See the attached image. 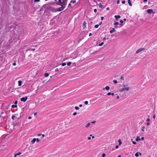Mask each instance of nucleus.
I'll use <instances>...</instances> for the list:
<instances>
[{"instance_id":"1","label":"nucleus","mask_w":157,"mask_h":157,"mask_svg":"<svg viewBox=\"0 0 157 157\" xmlns=\"http://www.w3.org/2000/svg\"><path fill=\"white\" fill-rule=\"evenodd\" d=\"M46 9H47V10L51 11H52L54 12H56V9L50 6H46Z\"/></svg>"},{"instance_id":"2","label":"nucleus","mask_w":157,"mask_h":157,"mask_svg":"<svg viewBox=\"0 0 157 157\" xmlns=\"http://www.w3.org/2000/svg\"><path fill=\"white\" fill-rule=\"evenodd\" d=\"M65 6H62L61 7L56 9V12L57 11H61L63 10L65 8Z\"/></svg>"},{"instance_id":"3","label":"nucleus","mask_w":157,"mask_h":157,"mask_svg":"<svg viewBox=\"0 0 157 157\" xmlns=\"http://www.w3.org/2000/svg\"><path fill=\"white\" fill-rule=\"evenodd\" d=\"M56 4L58 5L62 4V6H63V2L62 0H58L57 3H56Z\"/></svg>"},{"instance_id":"4","label":"nucleus","mask_w":157,"mask_h":157,"mask_svg":"<svg viewBox=\"0 0 157 157\" xmlns=\"http://www.w3.org/2000/svg\"><path fill=\"white\" fill-rule=\"evenodd\" d=\"M145 50V49L144 48H140L136 51V53L137 54L138 53L141 52L143 51L144 50Z\"/></svg>"},{"instance_id":"5","label":"nucleus","mask_w":157,"mask_h":157,"mask_svg":"<svg viewBox=\"0 0 157 157\" xmlns=\"http://www.w3.org/2000/svg\"><path fill=\"white\" fill-rule=\"evenodd\" d=\"M129 90V88L128 87H124L122 88L120 90V92H122L125 90L128 91Z\"/></svg>"},{"instance_id":"6","label":"nucleus","mask_w":157,"mask_h":157,"mask_svg":"<svg viewBox=\"0 0 157 157\" xmlns=\"http://www.w3.org/2000/svg\"><path fill=\"white\" fill-rule=\"evenodd\" d=\"M27 99H28V97L27 96H26L25 97L22 98L21 99V100L22 101L25 102L27 101Z\"/></svg>"},{"instance_id":"7","label":"nucleus","mask_w":157,"mask_h":157,"mask_svg":"<svg viewBox=\"0 0 157 157\" xmlns=\"http://www.w3.org/2000/svg\"><path fill=\"white\" fill-rule=\"evenodd\" d=\"M147 12L149 14L154 13V12L153 11V10L151 9H149L147 10Z\"/></svg>"},{"instance_id":"8","label":"nucleus","mask_w":157,"mask_h":157,"mask_svg":"<svg viewBox=\"0 0 157 157\" xmlns=\"http://www.w3.org/2000/svg\"><path fill=\"white\" fill-rule=\"evenodd\" d=\"M86 24L87 23L86 21H84L82 25V26L84 29L86 28Z\"/></svg>"},{"instance_id":"9","label":"nucleus","mask_w":157,"mask_h":157,"mask_svg":"<svg viewBox=\"0 0 157 157\" xmlns=\"http://www.w3.org/2000/svg\"><path fill=\"white\" fill-rule=\"evenodd\" d=\"M62 1L63 3V6H65L67 4V0H62Z\"/></svg>"},{"instance_id":"10","label":"nucleus","mask_w":157,"mask_h":157,"mask_svg":"<svg viewBox=\"0 0 157 157\" xmlns=\"http://www.w3.org/2000/svg\"><path fill=\"white\" fill-rule=\"evenodd\" d=\"M115 18L116 20H117V19L120 18L121 17V16L119 15H115Z\"/></svg>"},{"instance_id":"11","label":"nucleus","mask_w":157,"mask_h":157,"mask_svg":"<svg viewBox=\"0 0 157 157\" xmlns=\"http://www.w3.org/2000/svg\"><path fill=\"white\" fill-rule=\"evenodd\" d=\"M115 31V29L114 28H113L112 29V30H111L110 31V33H113Z\"/></svg>"},{"instance_id":"12","label":"nucleus","mask_w":157,"mask_h":157,"mask_svg":"<svg viewBox=\"0 0 157 157\" xmlns=\"http://www.w3.org/2000/svg\"><path fill=\"white\" fill-rule=\"evenodd\" d=\"M128 2L130 6H132V4L131 3V0H128Z\"/></svg>"},{"instance_id":"13","label":"nucleus","mask_w":157,"mask_h":157,"mask_svg":"<svg viewBox=\"0 0 157 157\" xmlns=\"http://www.w3.org/2000/svg\"><path fill=\"white\" fill-rule=\"evenodd\" d=\"M36 140V139L35 138H33L31 142L33 144H34Z\"/></svg>"},{"instance_id":"14","label":"nucleus","mask_w":157,"mask_h":157,"mask_svg":"<svg viewBox=\"0 0 157 157\" xmlns=\"http://www.w3.org/2000/svg\"><path fill=\"white\" fill-rule=\"evenodd\" d=\"M17 115H18L17 114H15V116H16L15 117L17 119H19L20 118V117H21V115H20V116H18Z\"/></svg>"},{"instance_id":"15","label":"nucleus","mask_w":157,"mask_h":157,"mask_svg":"<svg viewBox=\"0 0 157 157\" xmlns=\"http://www.w3.org/2000/svg\"><path fill=\"white\" fill-rule=\"evenodd\" d=\"M90 122L88 123L87 124H86V128H88V127H89L90 126Z\"/></svg>"},{"instance_id":"16","label":"nucleus","mask_w":157,"mask_h":157,"mask_svg":"<svg viewBox=\"0 0 157 157\" xmlns=\"http://www.w3.org/2000/svg\"><path fill=\"white\" fill-rule=\"evenodd\" d=\"M98 5H99V7L100 8H102L103 7V6L102 5V4H101V3H100Z\"/></svg>"},{"instance_id":"17","label":"nucleus","mask_w":157,"mask_h":157,"mask_svg":"<svg viewBox=\"0 0 157 157\" xmlns=\"http://www.w3.org/2000/svg\"><path fill=\"white\" fill-rule=\"evenodd\" d=\"M140 139L139 138V136H137V137H136V141H138L139 140H140Z\"/></svg>"},{"instance_id":"18","label":"nucleus","mask_w":157,"mask_h":157,"mask_svg":"<svg viewBox=\"0 0 157 157\" xmlns=\"http://www.w3.org/2000/svg\"><path fill=\"white\" fill-rule=\"evenodd\" d=\"M18 84H19V86H21V85H22V81H19L18 82Z\"/></svg>"},{"instance_id":"19","label":"nucleus","mask_w":157,"mask_h":157,"mask_svg":"<svg viewBox=\"0 0 157 157\" xmlns=\"http://www.w3.org/2000/svg\"><path fill=\"white\" fill-rule=\"evenodd\" d=\"M145 126H143L142 128V129H141V130L143 131V132H144V131H145Z\"/></svg>"},{"instance_id":"20","label":"nucleus","mask_w":157,"mask_h":157,"mask_svg":"<svg viewBox=\"0 0 157 157\" xmlns=\"http://www.w3.org/2000/svg\"><path fill=\"white\" fill-rule=\"evenodd\" d=\"M11 107L13 108H17V105H12Z\"/></svg>"},{"instance_id":"21","label":"nucleus","mask_w":157,"mask_h":157,"mask_svg":"<svg viewBox=\"0 0 157 157\" xmlns=\"http://www.w3.org/2000/svg\"><path fill=\"white\" fill-rule=\"evenodd\" d=\"M49 75V74L48 73H45L44 74V76L45 77H47Z\"/></svg>"},{"instance_id":"22","label":"nucleus","mask_w":157,"mask_h":157,"mask_svg":"<svg viewBox=\"0 0 157 157\" xmlns=\"http://www.w3.org/2000/svg\"><path fill=\"white\" fill-rule=\"evenodd\" d=\"M118 142H119V145H121L122 144V142L120 139L118 140Z\"/></svg>"},{"instance_id":"23","label":"nucleus","mask_w":157,"mask_h":157,"mask_svg":"<svg viewBox=\"0 0 157 157\" xmlns=\"http://www.w3.org/2000/svg\"><path fill=\"white\" fill-rule=\"evenodd\" d=\"M105 89L107 90H108L110 89V87L109 86H106L105 87Z\"/></svg>"},{"instance_id":"24","label":"nucleus","mask_w":157,"mask_h":157,"mask_svg":"<svg viewBox=\"0 0 157 157\" xmlns=\"http://www.w3.org/2000/svg\"><path fill=\"white\" fill-rule=\"evenodd\" d=\"M139 152H137L135 154V156L136 157H138L139 156Z\"/></svg>"},{"instance_id":"25","label":"nucleus","mask_w":157,"mask_h":157,"mask_svg":"<svg viewBox=\"0 0 157 157\" xmlns=\"http://www.w3.org/2000/svg\"><path fill=\"white\" fill-rule=\"evenodd\" d=\"M71 64V62H69L67 63V65L68 66H70Z\"/></svg>"},{"instance_id":"26","label":"nucleus","mask_w":157,"mask_h":157,"mask_svg":"<svg viewBox=\"0 0 157 157\" xmlns=\"http://www.w3.org/2000/svg\"><path fill=\"white\" fill-rule=\"evenodd\" d=\"M99 26V25H95L94 27L96 28H97Z\"/></svg>"},{"instance_id":"27","label":"nucleus","mask_w":157,"mask_h":157,"mask_svg":"<svg viewBox=\"0 0 157 157\" xmlns=\"http://www.w3.org/2000/svg\"><path fill=\"white\" fill-rule=\"evenodd\" d=\"M119 23L118 22H116L115 23H114V25H119Z\"/></svg>"},{"instance_id":"28","label":"nucleus","mask_w":157,"mask_h":157,"mask_svg":"<svg viewBox=\"0 0 157 157\" xmlns=\"http://www.w3.org/2000/svg\"><path fill=\"white\" fill-rule=\"evenodd\" d=\"M104 43L103 42H102L101 44H99V46H101L104 44Z\"/></svg>"},{"instance_id":"29","label":"nucleus","mask_w":157,"mask_h":157,"mask_svg":"<svg viewBox=\"0 0 157 157\" xmlns=\"http://www.w3.org/2000/svg\"><path fill=\"white\" fill-rule=\"evenodd\" d=\"M16 116H15V115H13L12 117V119L13 120H14V118L15 117H16Z\"/></svg>"},{"instance_id":"30","label":"nucleus","mask_w":157,"mask_h":157,"mask_svg":"<svg viewBox=\"0 0 157 157\" xmlns=\"http://www.w3.org/2000/svg\"><path fill=\"white\" fill-rule=\"evenodd\" d=\"M66 64L65 63H62V65L63 66H65Z\"/></svg>"},{"instance_id":"31","label":"nucleus","mask_w":157,"mask_h":157,"mask_svg":"<svg viewBox=\"0 0 157 157\" xmlns=\"http://www.w3.org/2000/svg\"><path fill=\"white\" fill-rule=\"evenodd\" d=\"M75 109L76 110H78L79 109V108L77 106H75Z\"/></svg>"},{"instance_id":"32","label":"nucleus","mask_w":157,"mask_h":157,"mask_svg":"<svg viewBox=\"0 0 157 157\" xmlns=\"http://www.w3.org/2000/svg\"><path fill=\"white\" fill-rule=\"evenodd\" d=\"M21 152H19L18 153H17V154H16L17 155H21Z\"/></svg>"},{"instance_id":"33","label":"nucleus","mask_w":157,"mask_h":157,"mask_svg":"<svg viewBox=\"0 0 157 157\" xmlns=\"http://www.w3.org/2000/svg\"><path fill=\"white\" fill-rule=\"evenodd\" d=\"M106 155L105 153H103L102 155V157H105V156Z\"/></svg>"},{"instance_id":"34","label":"nucleus","mask_w":157,"mask_h":157,"mask_svg":"<svg viewBox=\"0 0 157 157\" xmlns=\"http://www.w3.org/2000/svg\"><path fill=\"white\" fill-rule=\"evenodd\" d=\"M84 103H85V104L86 105H87L88 103V102L87 101H85Z\"/></svg>"},{"instance_id":"35","label":"nucleus","mask_w":157,"mask_h":157,"mask_svg":"<svg viewBox=\"0 0 157 157\" xmlns=\"http://www.w3.org/2000/svg\"><path fill=\"white\" fill-rule=\"evenodd\" d=\"M113 82L115 83H117V80H113Z\"/></svg>"},{"instance_id":"36","label":"nucleus","mask_w":157,"mask_h":157,"mask_svg":"<svg viewBox=\"0 0 157 157\" xmlns=\"http://www.w3.org/2000/svg\"><path fill=\"white\" fill-rule=\"evenodd\" d=\"M121 79V80H124V77L123 76H121V78H120Z\"/></svg>"},{"instance_id":"37","label":"nucleus","mask_w":157,"mask_h":157,"mask_svg":"<svg viewBox=\"0 0 157 157\" xmlns=\"http://www.w3.org/2000/svg\"><path fill=\"white\" fill-rule=\"evenodd\" d=\"M122 3L123 4H124L125 3V1L124 0L122 2Z\"/></svg>"},{"instance_id":"38","label":"nucleus","mask_w":157,"mask_h":157,"mask_svg":"<svg viewBox=\"0 0 157 157\" xmlns=\"http://www.w3.org/2000/svg\"><path fill=\"white\" fill-rule=\"evenodd\" d=\"M13 66H15L16 65V62L15 61V62L13 63Z\"/></svg>"},{"instance_id":"39","label":"nucleus","mask_w":157,"mask_h":157,"mask_svg":"<svg viewBox=\"0 0 157 157\" xmlns=\"http://www.w3.org/2000/svg\"><path fill=\"white\" fill-rule=\"evenodd\" d=\"M97 9H94V12L95 13H96V12H97Z\"/></svg>"},{"instance_id":"40","label":"nucleus","mask_w":157,"mask_h":157,"mask_svg":"<svg viewBox=\"0 0 157 157\" xmlns=\"http://www.w3.org/2000/svg\"><path fill=\"white\" fill-rule=\"evenodd\" d=\"M132 143L134 144H136V143L135 141H132Z\"/></svg>"},{"instance_id":"41","label":"nucleus","mask_w":157,"mask_h":157,"mask_svg":"<svg viewBox=\"0 0 157 157\" xmlns=\"http://www.w3.org/2000/svg\"><path fill=\"white\" fill-rule=\"evenodd\" d=\"M36 140L37 142H39L40 141V140L38 138L36 139Z\"/></svg>"},{"instance_id":"42","label":"nucleus","mask_w":157,"mask_h":157,"mask_svg":"<svg viewBox=\"0 0 157 157\" xmlns=\"http://www.w3.org/2000/svg\"><path fill=\"white\" fill-rule=\"evenodd\" d=\"M111 93L110 92H109V93H107V95H111Z\"/></svg>"},{"instance_id":"43","label":"nucleus","mask_w":157,"mask_h":157,"mask_svg":"<svg viewBox=\"0 0 157 157\" xmlns=\"http://www.w3.org/2000/svg\"><path fill=\"white\" fill-rule=\"evenodd\" d=\"M72 2V3L74 4L75 3L76 1L75 0H74L73 1L71 2Z\"/></svg>"},{"instance_id":"44","label":"nucleus","mask_w":157,"mask_h":157,"mask_svg":"<svg viewBox=\"0 0 157 157\" xmlns=\"http://www.w3.org/2000/svg\"><path fill=\"white\" fill-rule=\"evenodd\" d=\"M77 114V113L76 112H75L73 113V115L75 116Z\"/></svg>"},{"instance_id":"45","label":"nucleus","mask_w":157,"mask_h":157,"mask_svg":"<svg viewBox=\"0 0 157 157\" xmlns=\"http://www.w3.org/2000/svg\"><path fill=\"white\" fill-rule=\"evenodd\" d=\"M147 121L148 122H149L150 121V119L149 118L147 119Z\"/></svg>"},{"instance_id":"46","label":"nucleus","mask_w":157,"mask_h":157,"mask_svg":"<svg viewBox=\"0 0 157 157\" xmlns=\"http://www.w3.org/2000/svg\"><path fill=\"white\" fill-rule=\"evenodd\" d=\"M40 1V0H34V2H39Z\"/></svg>"},{"instance_id":"47","label":"nucleus","mask_w":157,"mask_h":157,"mask_svg":"<svg viewBox=\"0 0 157 157\" xmlns=\"http://www.w3.org/2000/svg\"><path fill=\"white\" fill-rule=\"evenodd\" d=\"M17 103H18L17 101H16L15 102L14 104H15L16 105Z\"/></svg>"},{"instance_id":"48","label":"nucleus","mask_w":157,"mask_h":157,"mask_svg":"<svg viewBox=\"0 0 157 157\" xmlns=\"http://www.w3.org/2000/svg\"><path fill=\"white\" fill-rule=\"evenodd\" d=\"M120 3V1L119 0H118L117 1V4H119Z\"/></svg>"},{"instance_id":"49","label":"nucleus","mask_w":157,"mask_h":157,"mask_svg":"<svg viewBox=\"0 0 157 157\" xmlns=\"http://www.w3.org/2000/svg\"><path fill=\"white\" fill-rule=\"evenodd\" d=\"M120 22L121 23V24H122L123 22V21L122 20H121L120 21Z\"/></svg>"},{"instance_id":"50","label":"nucleus","mask_w":157,"mask_h":157,"mask_svg":"<svg viewBox=\"0 0 157 157\" xmlns=\"http://www.w3.org/2000/svg\"><path fill=\"white\" fill-rule=\"evenodd\" d=\"M106 37H104L103 38V40L104 41V40H106Z\"/></svg>"},{"instance_id":"51","label":"nucleus","mask_w":157,"mask_h":157,"mask_svg":"<svg viewBox=\"0 0 157 157\" xmlns=\"http://www.w3.org/2000/svg\"><path fill=\"white\" fill-rule=\"evenodd\" d=\"M155 114H154L153 115V117L154 118H155Z\"/></svg>"},{"instance_id":"52","label":"nucleus","mask_w":157,"mask_h":157,"mask_svg":"<svg viewBox=\"0 0 157 157\" xmlns=\"http://www.w3.org/2000/svg\"><path fill=\"white\" fill-rule=\"evenodd\" d=\"M118 147H119V146H118V145H117V146H116V147H115V148H116V149L118 148Z\"/></svg>"},{"instance_id":"53","label":"nucleus","mask_w":157,"mask_h":157,"mask_svg":"<svg viewBox=\"0 0 157 157\" xmlns=\"http://www.w3.org/2000/svg\"><path fill=\"white\" fill-rule=\"evenodd\" d=\"M95 122H96V121H92L91 122V123H92V124H94V123H95Z\"/></svg>"},{"instance_id":"54","label":"nucleus","mask_w":157,"mask_h":157,"mask_svg":"<svg viewBox=\"0 0 157 157\" xmlns=\"http://www.w3.org/2000/svg\"><path fill=\"white\" fill-rule=\"evenodd\" d=\"M104 17H101V20H103V19H104Z\"/></svg>"},{"instance_id":"55","label":"nucleus","mask_w":157,"mask_h":157,"mask_svg":"<svg viewBox=\"0 0 157 157\" xmlns=\"http://www.w3.org/2000/svg\"><path fill=\"white\" fill-rule=\"evenodd\" d=\"M88 140H90L91 139V138L90 137H89L88 138Z\"/></svg>"},{"instance_id":"56","label":"nucleus","mask_w":157,"mask_h":157,"mask_svg":"<svg viewBox=\"0 0 157 157\" xmlns=\"http://www.w3.org/2000/svg\"><path fill=\"white\" fill-rule=\"evenodd\" d=\"M55 71H59V69H58V68H57L56 69V70H55Z\"/></svg>"},{"instance_id":"57","label":"nucleus","mask_w":157,"mask_h":157,"mask_svg":"<svg viewBox=\"0 0 157 157\" xmlns=\"http://www.w3.org/2000/svg\"><path fill=\"white\" fill-rule=\"evenodd\" d=\"M147 125H149V124H150V123L149 122H147Z\"/></svg>"},{"instance_id":"58","label":"nucleus","mask_w":157,"mask_h":157,"mask_svg":"<svg viewBox=\"0 0 157 157\" xmlns=\"http://www.w3.org/2000/svg\"><path fill=\"white\" fill-rule=\"evenodd\" d=\"M119 98V96H117V97L116 98V99H118Z\"/></svg>"},{"instance_id":"59","label":"nucleus","mask_w":157,"mask_h":157,"mask_svg":"<svg viewBox=\"0 0 157 157\" xmlns=\"http://www.w3.org/2000/svg\"><path fill=\"white\" fill-rule=\"evenodd\" d=\"M82 104H80L79 105V106L80 107H81L82 106Z\"/></svg>"},{"instance_id":"60","label":"nucleus","mask_w":157,"mask_h":157,"mask_svg":"<svg viewBox=\"0 0 157 157\" xmlns=\"http://www.w3.org/2000/svg\"><path fill=\"white\" fill-rule=\"evenodd\" d=\"M28 119H31V116H29L28 117Z\"/></svg>"},{"instance_id":"61","label":"nucleus","mask_w":157,"mask_h":157,"mask_svg":"<svg viewBox=\"0 0 157 157\" xmlns=\"http://www.w3.org/2000/svg\"><path fill=\"white\" fill-rule=\"evenodd\" d=\"M102 22H100L99 24V25H101V24H102Z\"/></svg>"},{"instance_id":"62","label":"nucleus","mask_w":157,"mask_h":157,"mask_svg":"<svg viewBox=\"0 0 157 157\" xmlns=\"http://www.w3.org/2000/svg\"><path fill=\"white\" fill-rule=\"evenodd\" d=\"M92 35V33H90V34H89V36H90Z\"/></svg>"},{"instance_id":"63","label":"nucleus","mask_w":157,"mask_h":157,"mask_svg":"<svg viewBox=\"0 0 157 157\" xmlns=\"http://www.w3.org/2000/svg\"><path fill=\"white\" fill-rule=\"evenodd\" d=\"M41 135H42L41 134H38V136H41Z\"/></svg>"},{"instance_id":"64","label":"nucleus","mask_w":157,"mask_h":157,"mask_svg":"<svg viewBox=\"0 0 157 157\" xmlns=\"http://www.w3.org/2000/svg\"><path fill=\"white\" fill-rule=\"evenodd\" d=\"M141 139L142 140H144V137H142L141 138Z\"/></svg>"}]
</instances>
